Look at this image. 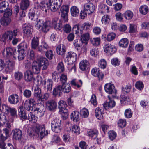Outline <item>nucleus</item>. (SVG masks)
I'll return each mask as SVG.
<instances>
[{"instance_id":"61","label":"nucleus","mask_w":149,"mask_h":149,"mask_svg":"<svg viewBox=\"0 0 149 149\" xmlns=\"http://www.w3.org/2000/svg\"><path fill=\"white\" fill-rule=\"evenodd\" d=\"M57 70L60 72H63L64 71V65L62 62H60L58 64Z\"/></svg>"},{"instance_id":"50","label":"nucleus","mask_w":149,"mask_h":149,"mask_svg":"<svg viewBox=\"0 0 149 149\" xmlns=\"http://www.w3.org/2000/svg\"><path fill=\"white\" fill-rule=\"evenodd\" d=\"M80 114L84 118H87L89 115L88 110L86 109L83 108L81 110Z\"/></svg>"},{"instance_id":"63","label":"nucleus","mask_w":149,"mask_h":149,"mask_svg":"<svg viewBox=\"0 0 149 149\" xmlns=\"http://www.w3.org/2000/svg\"><path fill=\"white\" fill-rule=\"evenodd\" d=\"M71 130L76 134H78L80 133V128L77 125L73 126Z\"/></svg>"},{"instance_id":"8","label":"nucleus","mask_w":149,"mask_h":149,"mask_svg":"<svg viewBox=\"0 0 149 149\" xmlns=\"http://www.w3.org/2000/svg\"><path fill=\"white\" fill-rule=\"evenodd\" d=\"M77 58V55L76 53L73 52H70L67 54L64 59V61L65 62L72 63L74 62Z\"/></svg>"},{"instance_id":"6","label":"nucleus","mask_w":149,"mask_h":149,"mask_svg":"<svg viewBox=\"0 0 149 149\" xmlns=\"http://www.w3.org/2000/svg\"><path fill=\"white\" fill-rule=\"evenodd\" d=\"M103 48L104 51L109 54H112L116 51V49L115 47L109 43L105 44Z\"/></svg>"},{"instance_id":"21","label":"nucleus","mask_w":149,"mask_h":149,"mask_svg":"<svg viewBox=\"0 0 149 149\" xmlns=\"http://www.w3.org/2000/svg\"><path fill=\"white\" fill-rule=\"evenodd\" d=\"M41 67L38 65L36 62L33 61L32 65V70L33 72L35 74L39 73Z\"/></svg>"},{"instance_id":"42","label":"nucleus","mask_w":149,"mask_h":149,"mask_svg":"<svg viewBox=\"0 0 149 149\" xmlns=\"http://www.w3.org/2000/svg\"><path fill=\"white\" fill-rule=\"evenodd\" d=\"M99 9L101 11L102 13L104 12L108 13L109 8L107 5L102 3L101 4L99 5Z\"/></svg>"},{"instance_id":"26","label":"nucleus","mask_w":149,"mask_h":149,"mask_svg":"<svg viewBox=\"0 0 149 149\" xmlns=\"http://www.w3.org/2000/svg\"><path fill=\"white\" fill-rule=\"evenodd\" d=\"M61 86L59 85L53 89V94L55 96H58L59 97L62 93Z\"/></svg>"},{"instance_id":"53","label":"nucleus","mask_w":149,"mask_h":149,"mask_svg":"<svg viewBox=\"0 0 149 149\" xmlns=\"http://www.w3.org/2000/svg\"><path fill=\"white\" fill-rule=\"evenodd\" d=\"M124 15L125 17L128 19H131L133 15V13L130 10H127L125 11Z\"/></svg>"},{"instance_id":"19","label":"nucleus","mask_w":149,"mask_h":149,"mask_svg":"<svg viewBox=\"0 0 149 149\" xmlns=\"http://www.w3.org/2000/svg\"><path fill=\"white\" fill-rule=\"evenodd\" d=\"M23 30L24 34L26 36H30L32 34V28L30 25L25 24L23 27Z\"/></svg>"},{"instance_id":"4","label":"nucleus","mask_w":149,"mask_h":149,"mask_svg":"<svg viewBox=\"0 0 149 149\" xmlns=\"http://www.w3.org/2000/svg\"><path fill=\"white\" fill-rule=\"evenodd\" d=\"M35 132L41 139L47 136L48 133V131L45 130L44 125H40L39 124L37 125L36 126Z\"/></svg>"},{"instance_id":"38","label":"nucleus","mask_w":149,"mask_h":149,"mask_svg":"<svg viewBox=\"0 0 149 149\" xmlns=\"http://www.w3.org/2000/svg\"><path fill=\"white\" fill-rule=\"evenodd\" d=\"M71 13L72 16L75 17L79 15V11L78 8L76 6L72 7L70 9Z\"/></svg>"},{"instance_id":"34","label":"nucleus","mask_w":149,"mask_h":149,"mask_svg":"<svg viewBox=\"0 0 149 149\" xmlns=\"http://www.w3.org/2000/svg\"><path fill=\"white\" fill-rule=\"evenodd\" d=\"M9 131L7 128H4L3 130V133L0 136V138L2 140H6L9 136Z\"/></svg>"},{"instance_id":"27","label":"nucleus","mask_w":149,"mask_h":149,"mask_svg":"<svg viewBox=\"0 0 149 149\" xmlns=\"http://www.w3.org/2000/svg\"><path fill=\"white\" fill-rule=\"evenodd\" d=\"M89 64L88 62L86 60H83L80 62L79 64L80 69L82 71H85Z\"/></svg>"},{"instance_id":"1","label":"nucleus","mask_w":149,"mask_h":149,"mask_svg":"<svg viewBox=\"0 0 149 149\" xmlns=\"http://www.w3.org/2000/svg\"><path fill=\"white\" fill-rule=\"evenodd\" d=\"M51 22L49 21H45L43 23L42 20L37 19L35 25L36 28L44 32H47L51 27Z\"/></svg>"},{"instance_id":"35","label":"nucleus","mask_w":149,"mask_h":149,"mask_svg":"<svg viewBox=\"0 0 149 149\" xmlns=\"http://www.w3.org/2000/svg\"><path fill=\"white\" fill-rule=\"evenodd\" d=\"M71 118L74 121L77 122L79 119V113L77 111H74L71 115Z\"/></svg>"},{"instance_id":"44","label":"nucleus","mask_w":149,"mask_h":149,"mask_svg":"<svg viewBox=\"0 0 149 149\" xmlns=\"http://www.w3.org/2000/svg\"><path fill=\"white\" fill-rule=\"evenodd\" d=\"M71 84L72 85L76 86L77 87L79 88L82 85V82L81 80H79L78 82H76V80L74 79L71 81Z\"/></svg>"},{"instance_id":"51","label":"nucleus","mask_w":149,"mask_h":149,"mask_svg":"<svg viewBox=\"0 0 149 149\" xmlns=\"http://www.w3.org/2000/svg\"><path fill=\"white\" fill-rule=\"evenodd\" d=\"M60 126H61V121L58 119H54L52 121L51 124V127Z\"/></svg>"},{"instance_id":"28","label":"nucleus","mask_w":149,"mask_h":149,"mask_svg":"<svg viewBox=\"0 0 149 149\" xmlns=\"http://www.w3.org/2000/svg\"><path fill=\"white\" fill-rule=\"evenodd\" d=\"M39 44L38 38L37 37H34L32 40L31 43L32 48L34 49H36L38 46Z\"/></svg>"},{"instance_id":"10","label":"nucleus","mask_w":149,"mask_h":149,"mask_svg":"<svg viewBox=\"0 0 149 149\" xmlns=\"http://www.w3.org/2000/svg\"><path fill=\"white\" fill-rule=\"evenodd\" d=\"M67 105L66 102L63 100H60L58 103V108L60 109L61 113L65 116L68 115V111L66 109Z\"/></svg>"},{"instance_id":"55","label":"nucleus","mask_w":149,"mask_h":149,"mask_svg":"<svg viewBox=\"0 0 149 149\" xmlns=\"http://www.w3.org/2000/svg\"><path fill=\"white\" fill-rule=\"evenodd\" d=\"M52 142L57 144H60L61 139L58 136L54 135L53 136L52 138Z\"/></svg>"},{"instance_id":"23","label":"nucleus","mask_w":149,"mask_h":149,"mask_svg":"<svg viewBox=\"0 0 149 149\" xmlns=\"http://www.w3.org/2000/svg\"><path fill=\"white\" fill-rule=\"evenodd\" d=\"M90 38V34L88 32L83 34L81 37V40L82 43L87 44Z\"/></svg>"},{"instance_id":"7","label":"nucleus","mask_w":149,"mask_h":149,"mask_svg":"<svg viewBox=\"0 0 149 149\" xmlns=\"http://www.w3.org/2000/svg\"><path fill=\"white\" fill-rule=\"evenodd\" d=\"M95 9V6L89 1H88L87 2L85 3L84 5V10L86 11L88 15L93 13Z\"/></svg>"},{"instance_id":"56","label":"nucleus","mask_w":149,"mask_h":149,"mask_svg":"<svg viewBox=\"0 0 149 149\" xmlns=\"http://www.w3.org/2000/svg\"><path fill=\"white\" fill-rule=\"evenodd\" d=\"M4 17L9 18L12 14V10L10 8H7L4 12Z\"/></svg>"},{"instance_id":"11","label":"nucleus","mask_w":149,"mask_h":149,"mask_svg":"<svg viewBox=\"0 0 149 149\" xmlns=\"http://www.w3.org/2000/svg\"><path fill=\"white\" fill-rule=\"evenodd\" d=\"M15 48L7 47L4 49L3 52V54L4 56H6L8 58L13 54L14 57L16 55L15 54Z\"/></svg>"},{"instance_id":"52","label":"nucleus","mask_w":149,"mask_h":149,"mask_svg":"<svg viewBox=\"0 0 149 149\" xmlns=\"http://www.w3.org/2000/svg\"><path fill=\"white\" fill-rule=\"evenodd\" d=\"M41 89L38 87H37L34 89V95L36 97L37 99L41 94Z\"/></svg>"},{"instance_id":"20","label":"nucleus","mask_w":149,"mask_h":149,"mask_svg":"<svg viewBox=\"0 0 149 149\" xmlns=\"http://www.w3.org/2000/svg\"><path fill=\"white\" fill-rule=\"evenodd\" d=\"M40 6L42 11H44L45 13H46L47 12L48 10L50 8V6H49V3H48L46 0L41 1L40 3Z\"/></svg>"},{"instance_id":"24","label":"nucleus","mask_w":149,"mask_h":149,"mask_svg":"<svg viewBox=\"0 0 149 149\" xmlns=\"http://www.w3.org/2000/svg\"><path fill=\"white\" fill-rule=\"evenodd\" d=\"M24 75L25 79L27 81H31L33 78V73L30 70L26 71Z\"/></svg>"},{"instance_id":"62","label":"nucleus","mask_w":149,"mask_h":149,"mask_svg":"<svg viewBox=\"0 0 149 149\" xmlns=\"http://www.w3.org/2000/svg\"><path fill=\"white\" fill-rule=\"evenodd\" d=\"M54 54L53 51L52 50H49L47 51L45 53V55L46 57L49 59H52Z\"/></svg>"},{"instance_id":"58","label":"nucleus","mask_w":149,"mask_h":149,"mask_svg":"<svg viewBox=\"0 0 149 149\" xmlns=\"http://www.w3.org/2000/svg\"><path fill=\"white\" fill-rule=\"evenodd\" d=\"M14 77L16 80H19L22 78L23 74L21 72L17 71L15 73Z\"/></svg>"},{"instance_id":"43","label":"nucleus","mask_w":149,"mask_h":149,"mask_svg":"<svg viewBox=\"0 0 149 149\" xmlns=\"http://www.w3.org/2000/svg\"><path fill=\"white\" fill-rule=\"evenodd\" d=\"M49 97V94L48 93H45L44 95L41 94L37 100L39 101H44L48 99Z\"/></svg>"},{"instance_id":"3","label":"nucleus","mask_w":149,"mask_h":149,"mask_svg":"<svg viewBox=\"0 0 149 149\" xmlns=\"http://www.w3.org/2000/svg\"><path fill=\"white\" fill-rule=\"evenodd\" d=\"M63 0H49V6L51 10L56 12L58 10L61 5Z\"/></svg>"},{"instance_id":"46","label":"nucleus","mask_w":149,"mask_h":149,"mask_svg":"<svg viewBox=\"0 0 149 149\" xmlns=\"http://www.w3.org/2000/svg\"><path fill=\"white\" fill-rule=\"evenodd\" d=\"M116 36L115 33L113 32L109 33L107 36L106 40L108 42L111 41L115 38Z\"/></svg>"},{"instance_id":"49","label":"nucleus","mask_w":149,"mask_h":149,"mask_svg":"<svg viewBox=\"0 0 149 149\" xmlns=\"http://www.w3.org/2000/svg\"><path fill=\"white\" fill-rule=\"evenodd\" d=\"M110 19L109 16L107 15H105L102 17L101 21L103 24H106L109 22Z\"/></svg>"},{"instance_id":"5","label":"nucleus","mask_w":149,"mask_h":149,"mask_svg":"<svg viewBox=\"0 0 149 149\" xmlns=\"http://www.w3.org/2000/svg\"><path fill=\"white\" fill-rule=\"evenodd\" d=\"M34 61L36 62L41 67L43 66V70L46 69L49 65L48 60L44 57H38Z\"/></svg>"},{"instance_id":"45","label":"nucleus","mask_w":149,"mask_h":149,"mask_svg":"<svg viewBox=\"0 0 149 149\" xmlns=\"http://www.w3.org/2000/svg\"><path fill=\"white\" fill-rule=\"evenodd\" d=\"M28 45L25 42H23L21 43L18 46V50L20 51H25L26 50L27 48Z\"/></svg>"},{"instance_id":"25","label":"nucleus","mask_w":149,"mask_h":149,"mask_svg":"<svg viewBox=\"0 0 149 149\" xmlns=\"http://www.w3.org/2000/svg\"><path fill=\"white\" fill-rule=\"evenodd\" d=\"M56 50L58 54L63 55L65 54L66 52L65 47L63 45H60L57 47Z\"/></svg>"},{"instance_id":"41","label":"nucleus","mask_w":149,"mask_h":149,"mask_svg":"<svg viewBox=\"0 0 149 149\" xmlns=\"http://www.w3.org/2000/svg\"><path fill=\"white\" fill-rule=\"evenodd\" d=\"M28 118L30 121L33 123H35L37 121V117L32 112L29 113L28 115Z\"/></svg>"},{"instance_id":"31","label":"nucleus","mask_w":149,"mask_h":149,"mask_svg":"<svg viewBox=\"0 0 149 149\" xmlns=\"http://www.w3.org/2000/svg\"><path fill=\"white\" fill-rule=\"evenodd\" d=\"M45 87L47 89V91H50L52 89L53 82L50 79H48L44 82Z\"/></svg>"},{"instance_id":"32","label":"nucleus","mask_w":149,"mask_h":149,"mask_svg":"<svg viewBox=\"0 0 149 149\" xmlns=\"http://www.w3.org/2000/svg\"><path fill=\"white\" fill-rule=\"evenodd\" d=\"M8 5V3L3 1L0 3V13H3L7 9Z\"/></svg>"},{"instance_id":"14","label":"nucleus","mask_w":149,"mask_h":149,"mask_svg":"<svg viewBox=\"0 0 149 149\" xmlns=\"http://www.w3.org/2000/svg\"><path fill=\"white\" fill-rule=\"evenodd\" d=\"M92 74L95 77H97L99 80H102L104 77V74L100 71L99 68H94L91 70Z\"/></svg>"},{"instance_id":"13","label":"nucleus","mask_w":149,"mask_h":149,"mask_svg":"<svg viewBox=\"0 0 149 149\" xmlns=\"http://www.w3.org/2000/svg\"><path fill=\"white\" fill-rule=\"evenodd\" d=\"M20 97L16 94H13L8 97V101L11 104H17L19 101Z\"/></svg>"},{"instance_id":"60","label":"nucleus","mask_w":149,"mask_h":149,"mask_svg":"<svg viewBox=\"0 0 149 149\" xmlns=\"http://www.w3.org/2000/svg\"><path fill=\"white\" fill-rule=\"evenodd\" d=\"M108 134L109 138L111 140L114 139L116 136V133L113 131H109L108 132Z\"/></svg>"},{"instance_id":"33","label":"nucleus","mask_w":149,"mask_h":149,"mask_svg":"<svg viewBox=\"0 0 149 149\" xmlns=\"http://www.w3.org/2000/svg\"><path fill=\"white\" fill-rule=\"evenodd\" d=\"M88 134L93 139H95L97 137L98 132L95 129H90L88 130Z\"/></svg>"},{"instance_id":"59","label":"nucleus","mask_w":149,"mask_h":149,"mask_svg":"<svg viewBox=\"0 0 149 149\" xmlns=\"http://www.w3.org/2000/svg\"><path fill=\"white\" fill-rule=\"evenodd\" d=\"M99 66L102 68H105L107 65V63L106 60L104 59H102L99 62Z\"/></svg>"},{"instance_id":"48","label":"nucleus","mask_w":149,"mask_h":149,"mask_svg":"<svg viewBox=\"0 0 149 149\" xmlns=\"http://www.w3.org/2000/svg\"><path fill=\"white\" fill-rule=\"evenodd\" d=\"M139 11L141 14L146 15L148 11V7L146 5L142 6L139 8Z\"/></svg>"},{"instance_id":"17","label":"nucleus","mask_w":149,"mask_h":149,"mask_svg":"<svg viewBox=\"0 0 149 149\" xmlns=\"http://www.w3.org/2000/svg\"><path fill=\"white\" fill-rule=\"evenodd\" d=\"M46 106L47 108L49 110H53L56 108L57 103L54 100H50L47 102Z\"/></svg>"},{"instance_id":"47","label":"nucleus","mask_w":149,"mask_h":149,"mask_svg":"<svg viewBox=\"0 0 149 149\" xmlns=\"http://www.w3.org/2000/svg\"><path fill=\"white\" fill-rule=\"evenodd\" d=\"M95 114L96 117L98 119H101L102 117V113L99 107L97 108L95 110Z\"/></svg>"},{"instance_id":"15","label":"nucleus","mask_w":149,"mask_h":149,"mask_svg":"<svg viewBox=\"0 0 149 149\" xmlns=\"http://www.w3.org/2000/svg\"><path fill=\"white\" fill-rule=\"evenodd\" d=\"M15 62L13 61L9 60L6 62L5 65V71L7 73L11 72L15 68Z\"/></svg>"},{"instance_id":"18","label":"nucleus","mask_w":149,"mask_h":149,"mask_svg":"<svg viewBox=\"0 0 149 149\" xmlns=\"http://www.w3.org/2000/svg\"><path fill=\"white\" fill-rule=\"evenodd\" d=\"M6 110L8 113H10V115L13 118L12 119V121H13V119L17 117V110L15 108H11L8 107H6Z\"/></svg>"},{"instance_id":"64","label":"nucleus","mask_w":149,"mask_h":149,"mask_svg":"<svg viewBox=\"0 0 149 149\" xmlns=\"http://www.w3.org/2000/svg\"><path fill=\"white\" fill-rule=\"evenodd\" d=\"M63 30L64 32L67 33H68L71 31V26L69 24H67L64 26Z\"/></svg>"},{"instance_id":"2","label":"nucleus","mask_w":149,"mask_h":149,"mask_svg":"<svg viewBox=\"0 0 149 149\" xmlns=\"http://www.w3.org/2000/svg\"><path fill=\"white\" fill-rule=\"evenodd\" d=\"M19 33V30L18 29H15L13 31H8L5 32L3 34L2 40H6L10 41L18 35Z\"/></svg>"},{"instance_id":"37","label":"nucleus","mask_w":149,"mask_h":149,"mask_svg":"<svg viewBox=\"0 0 149 149\" xmlns=\"http://www.w3.org/2000/svg\"><path fill=\"white\" fill-rule=\"evenodd\" d=\"M129 42L126 38H122L119 42V46L122 47H126L128 44Z\"/></svg>"},{"instance_id":"57","label":"nucleus","mask_w":149,"mask_h":149,"mask_svg":"<svg viewBox=\"0 0 149 149\" xmlns=\"http://www.w3.org/2000/svg\"><path fill=\"white\" fill-rule=\"evenodd\" d=\"M129 32L130 33H135L137 31L136 26L134 24H130Z\"/></svg>"},{"instance_id":"39","label":"nucleus","mask_w":149,"mask_h":149,"mask_svg":"<svg viewBox=\"0 0 149 149\" xmlns=\"http://www.w3.org/2000/svg\"><path fill=\"white\" fill-rule=\"evenodd\" d=\"M90 42L93 46H98L100 44V39L99 37L93 38L90 39Z\"/></svg>"},{"instance_id":"22","label":"nucleus","mask_w":149,"mask_h":149,"mask_svg":"<svg viewBox=\"0 0 149 149\" xmlns=\"http://www.w3.org/2000/svg\"><path fill=\"white\" fill-rule=\"evenodd\" d=\"M30 1L29 0H22L21 1L20 8L22 10H26L29 6Z\"/></svg>"},{"instance_id":"29","label":"nucleus","mask_w":149,"mask_h":149,"mask_svg":"<svg viewBox=\"0 0 149 149\" xmlns=\"http://www.w3.org/2000/svg\"><path fill=\"white\" fill-rule=\"evenodd\" d=\"M61 87L62 91L64 93H68L71 90V86L69 83L62 84Z\"/></svg>"},{"instance_id":"40","label":"nucleus","mask_w":149,"mask_h":149,"mask_svg":"<svg viewBox=\"0 0 149 149\" xmlns=\"http://www.w3.org/2000/svg\"><path fill=\"white\" fill-rule=\"evenodd\" d=\"M11 22L10 18L2 17L0 19V23L3 26H6L8 25Z\"/></svg>"},{"instance_id":"30","label":"nucleus","mask_w":149,"mask_h":149,"mask_svg":"<svg viewBox=\"0 0 149 149\" xmlns=\"http://www.w3.org/2000/svg\"><path fill=\"white\" fill-rule=\"evenodd\" d=\"M49 46L45 42H41V45L38 47V50L39 51L43 52H45L48 48Z\"/></svg>"},{"instance_id":"16","label":"nucleus","mask_w":149,"mask_h":149,"mask_svg":"<svg viewBox=\"0 0 149 149\" xmlns=\"http://www.w3.org/2000/svg\"><path fill=\"white\" fill-rule=\"evenodd\" d=\"M22 136V132L19 129H16L13 130V136L14 139L19 141L21 140Z\"/></svg>"},{"instance_id":"36","label":"nucleus","mask_w":149,"mask_h":149,"mask_svg":"<svg viewBox=\"0 0 149 149\" xmlns=\"http://www.w3.org/2000/svg\"><path fill=\"white\" fill-rule=\"evenodd\" d=\"M15 55L14 56L15 58L16 56H17L19 60H23L24 58L25 53L23 51H20L18 50L17 52H15Z\"/></svg>"},{"instance_id":"54","label":"nucleus","mask_w":149,"mask_h":149,"mask_svg":"<svg viewBox=\"0 0 149 149\" xmlns=\"http://www.w3.org/2000/svg\"><path fill=\"white\" fill-rule=\"evenodd\" d=\"M68 69L70 71L73 72H75L76 70V68L75 64L71 63H68Z\"/></svg>"},{"instance_id":"12","label":"nucleus","mask_w":149,"mask_h":149,"mask_svg":"<svg viewBox=\"0 0 149 149\" xmlns=\"http://www.w3.org/2000/svg\"><path fill=\"white\" fill-rule=\"evenodd\" d=\"M69 10V7L68 5H63L60 9L61 16L65 21L68 20V13Z\"/></svg>"},{"instance_id":"9","label":"nucleus","mask_w":149,"mask_h":149,"mask_svg":"<svg viewBox=\"0 0 149 149\" xmlns=\"http://www.w3.org/2000/svg\"><path fill=\"white\" fill-rule=\"evenodd\" d=\"M105 90L107 93L109 94H113V97L115 96L117 93L116 90L115 89L114 85L110 83L106 84L104 86Z\"/></svg>"}]
</instances>
